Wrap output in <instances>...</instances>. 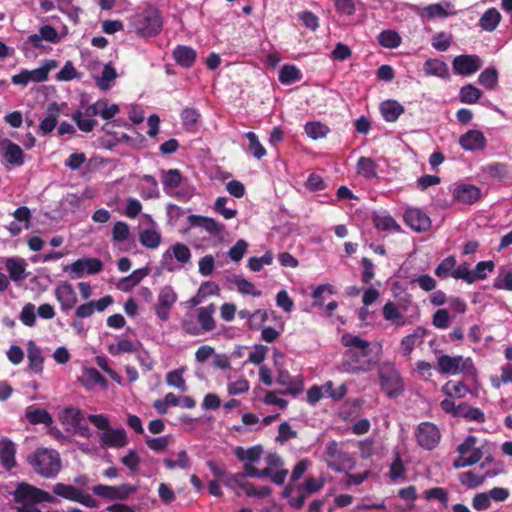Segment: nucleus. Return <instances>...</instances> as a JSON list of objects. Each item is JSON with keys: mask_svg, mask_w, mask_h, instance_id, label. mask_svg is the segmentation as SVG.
Returning <instances> with one entry per match:
<instances>
[{"mask_svg": "<svg viewBox=\"0 0 512 512\" xmlns=\"http://www.w3.org/2000/svg\"><path fill=\"white\" fill-rule=\"evenodd\" d=\"M341 342L346 347L341 367L349 374H361L371 371L377 364L381 345H372L369 341L353 334H345Z\"/></svg>", "mask_w": 512, "mask_h": 512, "instance_id": "obj_1", "label": "nucleus"}, {"mask_svg": "<svg viewBox=\"0 0 512 512\" xmlns=\"http://www.w3.org/2000/svg\"><path fill=\"white\" fill-rule=\"evenodd\" d=\"M33 471L45 479L55 478L61 471L62 462L57 450L40 447L27 456Z\"/></svg>", "mask_w": 512, "mask_h": 512, "instance_id": "obj_2", "label": "nucleus"}, {"mask_svg": "<svg viewBox=\"0 0 512 512\" xmlns=\"http://www.w3.org/2000/svg\"><path fill=\"white\" fill-rule=\"evenodd\" d=\"M163 28V18L158 8L148 5L136 21V32L141 37L158 35Z\"/></svg>", "mask_w": 512, "mask_h": 512, "instance_id": "obj_3", "label": "nucleus"}, {"mask_svg": "<svg viewBox=\"0 0 512 512\" xmlns=\"http://www.w3.org/2000/svg\"><path fill=\"white\" fill-rule=\"evenodd\" d=\"M381 389L390 398L400 395L404 391V384L400 372L394 364L384 362L378 369Z\"/></svg>", "mask_w": 512, "mask_h": 512, "instance_id": "obj_4", "label": "nucleus"}, {"mask_svg": "<svg viewBox=\"0 0 512 512\" xmlns=\"http://www.w3.org/2000/svg\"><path fill=\"white\" fill-rule=\"evenodd\" d=\"M13 496L19 506L56 502L50 493L25 482L18 484Z\"/></svg>", "mask_w": 512, "mask_h": 512, "instance_id": "obj_5", "label": "nucleus"}, {"mask_svg": "<svg viewBox=\"0 0 512 512\" xmlns=\"http://www.w3.org/2000/svg\"><path fill=\"white\" fill-rule=\"evenodd\" d=\"M477 438L473 435L467 436L456 448L459 457L453 461V468L461 469L477 464L483 457L480 448L475 447Z\"/></svg>", "mask_w": 512, "mask_h": 512, "instance_id": "obj_6", "label": "nucleus"}, {"mask_svg": "<svg viewBox=\"0 0 512 512\" xmlns=\"http://www.w3.org/2000/svg\"><path fill=\"white\" fill-rule=\"evenodd\" d=\"M59 420L62 424L70 426L73 433L85 438L91 436L90 428L81 409L65 407L59 414Z\"/></svg>", "mask_w": 512, "mask_h": 512, "instance_id": "obj_7", "label": "nucleus"}, {"mask_svg": "<svg viewBox=\"0 0 512 512\" xmlns=\"http://www.w3.org/2000/svg\"><path fill=\"white\" fill-rule=\"evenodd\" d=\"M57 66L55 60L46 61V63L37 69L26 70L23 69L20 73L12 76L11 81L15 85L26 86L30 82H44L48 79V74L51 69Z\"/></svg>", "mask_w": 512, "mask_h": 512, "instance_id": "obj_8", "label": "nucleus"}, {"mask_svg": "<svg viewBox=\"0 0 512 512\" xmlns=\"http://www.w3.org/2000/svg\"><path fill=\"white\" fill-rule=\"evenodd\" d=\"M418 445L425 450H433L441 440L439 428L432 422H421L415 431Z\"/></svg>", "mask_w": 512, "mask_h": 512, "instance_id": "obj_9", "label": "nucleus"}, {"mask_svg": "<svg viewBox=\"0 0 512 512\" xmlns=\"http://www.w3.org/2000/svg\"><path fill=\"white\" fill-rule=\"evenodd\" d=\"M103 263L99 258H80L63 268L64 272L70 271L71 278H81L85 273L89 275L100 273Z\"/></svg>", "mask_w": 512, "mask_h": 512, "instance_id": "obj_10", "label": "nucleus"}, {"mask_svg": "<svg viewBox=\"0 0 512 512\" xmlns=\"http://www.w3.org/2000/svg\"><path fill=\"white\" fill-rule=\"evenodd\" d=\"M471 366L470 358L464 359L463 356L441 355L437 359V370L441 374H458L464 372Z\"/></svg>", "mask_w": 512, "mask_h": 512, "instance_id": "obj_11", "label": "nucleus"}, {"mask_svg": "<svg viewBox=\"0 0 512 512\" xmlns=\"http://www.w3.org/2000/svg\"><path fill=\"white\" fill-rule=\"evenodd\" d=\"M136 491V487L129 484H121L119 486H108L98 484L92 487V492L104 499L108 500H126Z\"/></svg>", "mask_w": 512, "mask_h": 512, "instance_id": "obj_12", "label": "nucleus"}, {"mask_svg": "<svg viewBox=\"0 0 512 512\" xmlns=\"http://www.w3.org/2000/svg\"><path fill=\"white\" fill-rule=\"evenodd\" d=\"M177 301V294L172 286H164L160 289L158 294L157 304L154 306L156 316L162 320L167 321L170 316V309Z\"/></svg>", "mask_w": 512, "mask_h": 512, "instance_id": "obj_13", "label": "nucleus"}, {"mask_svg": "<svg viewBox=\"0 0 512 512\" xmlns=\"http://www.w3.org/2000/svg\"><path fill=\"white\" fill-rule=\"evenodd\" d=\"M456 74L467 76L477 72L483 65L478 55L464 54L456 56L452 62Z\"/></svg>", "mask_w": 512, "mask_h": 512, "instance_id": "obj_14", "label": "nucleus"}, {"mask_svg": "<svg viewBox=\"0 0 512 512\" xmlns=\"http://www.w3.org/2000/svg\"><path fill=\"white\" fill-rule=\"evenodd\" d=\"M326 455L330 459L327 461L328 467L336 472L343 471L347 463H353L348 453L338 449V443L335 440L326 444Z\"/></svg>", "mask_w": 512, "mask_h": 512, "instance_id": "obj_15", "label": "nucleus"}, {"mask_svg": "<svg viewBox=\"0 0 512 512\" xmlns=\"http://www.w3.org/2000/svg\"><path fill=\"white\" fill-rule=\"evenodd\" d=\"M404 221L416 232H424L431 228L429 216L419 208H408L404 213Z\"/></svg>", "mask_w": 512, "mask_h": 512, "instance_id": "obj_16", "label": "nucleus"}, {"mask_svg": "<svg viewBox=\"0 0 512 512\" xmlns=\"http://www.w3.org/2000/svg\"><path fill=\"white\" fill-rule=\"evenodd\" d=\"M120 111V108L117 104L108 105L107 100L100 99L95 103L89 105L85 111V117H95L101 116L103 119L109 121L115 117Z\"/></svg>", "mask_w": 512, "mask_h": 512, "instance_id": "obj_17", "label": "nucleus"}, {"mask_svg": "<svg viewBox=\"0 0 512 512\" xmlns=\"http://www.w3.org/2000/svg\"><path fill=\"white\" fill-rule=\"evenodd\" d=\"M175 258L179 263L185 265L191 260V251L189 247L183 243H176L172 245L162 256V263L167 270L172 271L173 268L168 266V261Z\"/></svg>", "mask_w": 512, "mask_h": 512, "instance_id": "obj_18", "label": "nucleus"}, {"mask_svg": "<svg viewBox=\"0 0 512 512\" xmlns=\"http://www.w3.org/2000/svg\"><path fill=\"white\" fill-rule=\"evenodd\" d=\"M55 297L65 312L73 309L77 303V295L70 283L64 282L55 289Z\"/></svg>", "mask_w": 512, "mask_h": 512, "instance_id": "obj_19", "label": "nucleus"}, {"mask_svg": "<svg viewBox=\"0 0 512 512\" xmlns=\"http://www.w3.org/2000/svg\"><path fill=\"white\" fill-rule=\"evenodd\" d=\"M453 197L458 202L472 205L481 198V190L475 185L460 184L454 187Z\"/></svg>", "mask_w": 512, "mask_h": 512, "instance_id": "obj_20", "label": "nucleus"}, {"mask_svg": "<svg viewBox=\"0 0 512 512\" xmlns=\"http://www.w3.org/2000/svg\"><path fill=\"white\" fill-rule=\"evenodd\" d=\"M459 144L466 151H476L484 149L487 141L480 130H469L460 136Z\"/></svg>", "mask_w": 512, "mask_h": 512, "instance_id": "obj_21", "label": "nucleus"}, {"mask_svg": "<svg viewBox=\"0 0 512 512\" xmlns=\"http://www.w3.org/2000/svg\"><path fill=\"white\" fill-rule=\"evenodd\" d=\"M188 222L192 227H201L209 234L214 236L221 235L225 226L222 223L217 222L215 219L200 215H189Z\"/></svg>", "mask_w": 512, "mask_h": 512, "instance_id": "obj_22", "label": "nucleus"}, {"mask_svg": "<svg viewBox=\"0 0 512 512\" xmlns=\"http://www.w3.org/2000/svg\"><path fill=\"white\" fill-rule=\"evenodd\" d=\"M113 303V298L110 295H106L99 300L89 301L87 303L81 304L76 308L75 315L77 318H86L93 315L95 311L102 312L109 305Z\"/></svg>", "mask_w": 512, "mask_h": 512, "instance_id": "obj_23", "label": "nucleus"}, {"mask_svg": "<svg viewBox=\"0 0 512 512\" xmlns=\"http://www.w3.org/2000/svg\"><path fill=\"white\" fill-rule=\"evenodd\" d=\"M102 446L111 448H121L127 445V436L123 428L111 429L103 432L100 436Z\"/></svg>", "mask_w": 512, "mask_h": 512, "instance_id": "obj_24", "label": "nucleus"}, {"mask_svg": "<svg viewBox=\"0 0 512 512\" xmlns=\"http://www.w3.org/2000/svg\"><path fill=\"white\" fill-rule=\"evenodd\" d=\"M216 306L214 303H210L207 306L200 307L197 310V322L199 327L202 329V333L211 332L216 327L214 319V313Z\"/></svg>", "mask_w": 512, "mask_h": 512, "instance_id": "obj_25", "label": "nucleus"}, {"mask_svg": "<svg viewBox=\"0 0 512 512\" xmlns=\"http://www.w3.org/2000/svg\"><path fill=\"white\" fill-rule=\"evenodd\" d=\"M16 447L8 438L0 440V463L7 470L11 471L16 466Z\"/></svg>", "mask_w": 512, "mask_h": 512, "instance_id": "obj_26", "label": "nucleus"}, {"mask_svg": "<svg viewBox=\"0 0 512 512\" xmlns=\"http://www.w3.org/2000/svg\"><path fill=\"white\" fill-rule=\"evenodd\" d=\"M276 382L279 385L286 387V389L278 391V393L283 395H291L293 397H296L303 390L302 382H293L291 380V375L289 371L285 369H280L278 371Z\"/></svg>", "mask_w": 512, "mask_h": 512, "instance_id": "obj_27", "label": "nucleus"}, {"mask_svg": "<svg viewBox=\"0 0 512 512\" xmlns=\"http://www.w3.org/2000/svg\"><path fill=\"white\" fill-rule=\"evenodd\" d=\"M173 59L183 68H191L196 61V51L186 45H177L173 50Z\"/></svg>", "mask_w": 512, "mask_h": 512, "instance_id": "obj_28", "label": "nucleus"}, {"mask_svg": "<svg viewBox=\"0 0 512 512\" xmlns=\"http://www.w3.org/2000/svg\"><path fill=\"white\" fill-rule=\"evenodd\" d=\"M2 146L4 148L2 155L8 164L13 166L24 164V153L18 144L7 139L2 143Z\"/></svg>", "mask_w": 512, "mask_h": 512, "instance_id": "obj_29", "label": "nucleus"}, {"mask_svg": "<svg viewBox=\"0 0 512 512\" xmlns=\"http://www.w3.org/2000/svg\"><path fill=\"white\" fill-rule=\"evenodd\" d=\"M379 110L386 122H396L405 112L404 106L393 99L383 101L379 106Z\"/></svg>", "mask_w": 512, "mask_h": 512, "instance_id": "obj_30", "label": "nucleus"}, {"mask_svg": "<svg viewBox=\"0 0 512 512\" xmlns=\"http://www.w3.org/2000/svg\"><path fill=\"white\" fill-rule=\"evenodd\" d=\"M25 416L27 421L32 425L43 424L50 427L53 424L51 414L44 408L29 406L26 409Z\"/></svg>", "mask_w": 512, "mask_h": 512, "instance_id": "obj_31", "label": "nucleus"}, {"mask_svg": "<svg viewBox=\"0 0 512 512\" xmlns=\"http://www.w3.org/2000/svg\"><path fill=\"white\" fill-rule=\"evenodd\" d=\"M59 115L60 111L57 104L55 102L49 104L46 110V116L39 124V130L43 135L49 134L55 129Z\"/></svg>", "mask_w": 512, "mask_h": 512, "instance_id": "obj_32", "label": "nucleus"}, {"mask_svg": "<svg viewBox=\"0 0 512 512\" xmlns=\"http://www.w3.org/2000/svg\"><path fill=\"white\" fill-rule=\"evenodd\" d=\"M26 266L27 263L23 258H7L5 262L9 278L14 282H19L26 278Z\"/></svg>", "mask_w": 512, "mask_h": 512, "instance_id": "obj_33", "label": "nucleus"}, {"mask_svg": "<svg viewBox=\"0 0 512 512\" xmlns=\"http://www.w3.org/2000/svg\"><path fill=\"white\" fill-rule=\"evenodd\" d=\"M423 70L427 76L439 78H448L449 76L447 64L439 59H428L423 65Z\"/></svg>", "mask_w": 512, "mask_h": 512, "instance_id": "obj_34", "label": "nucleus"}, {"mask_svg": "<svg viewBox=\"0 0 512 512\" xmlns=\"http://www.w3.org/2000/svg\"><path fill=\"white\" fill-rule=\"evenodd\" d=\"M423 334L424 333L422 328L419 327L413 333L403 337V339L400 342L399 350L404 358L410 359V356L415 348L416 342L423 336Z\"/></svg>", "mask_w": 512, "mask_h": 512, "instance_id": "obj_35", "label": "nucleus"}, {"mask_svg": "<svg viewBox=\"0 0 512 512\" xmlns=\"http://www.w3.org/2000/svg\"><path fill=\"white\" fill-rule=\"evenodd\" d=\"M501 21V14L495 8H489L481 16L479 20V26L488 32L494 31Z\"/></svg>", "mask_w": 512, "mask_h": 512, "instance_id": "obj_36", "label": "nucleus"}, {"mask_svg": "<svg viewBox=\"0 0 512 512\" xmlns=\"http://www.w3.org/2000/svg\"><path fill=\"white\" fill-rule=\"evenodd\" d=\"M377 163L370 157L361 156L356 164V171L364 178H373L377 175Z\"/></svg>", "mask_w": 512, "mask_h": 512, "instance_id": "obj_37", "label": "nucleus"}, {"mask_svg": "<svg viewBox=\"0 0 512 512\" xmlns=\"http://www.w3.org/2000/svg\"><path fill=\"white\" fill-rule=\"evenodd\" d=\"M373 224L380 231H399L400 226L395 219L388 213L374 214L372 218Z\"/></svg>", "mask_w": 512, "mask_h": 512, "instance_id": "obj_38", "label": "nucleus"}, {"mask_svg": "<svg viewBox=\"0 0 512 512\" xmlns=\"http://www.w3.org/2000/svg\"><path fill=\"white\" fill-rule=\"evenodd\" d=\"M263 453V449L260 445L244 449L243 447H236L234 450L235 456L240 461H247L248 463L257 462Z\"/></svg>", "mask_w": 512, "mask_h": 512, "instance_id": "obj_39", "label": "nucleus"}, {"mask_svg": "<svg viewBox=\"0 0 512 512\" xmlns=\"http://www.w3.org/2000/svg\"><path fill=\"white\" fill-rule=\"evenodd\" d=\"M491 473L487 471L484 475L479 476L472 471H466L459 474L458 479L462 485H465L469 489H474L481 486L485 479L490 477Z\"/></svg>", "mask_w": 512, "mask_h": 512, "instance_id": "obj_40", "label": "nucleus"}, {"mask_svg": "<svg viewBox=\"0 0 512 512\" xmlns=\"http://www.w3.org/2000/svg\"><path fill=\"white\" fill-rule=\"evenodd\" d=\"M139 241L148 249H156L161 243V235L154 229H145L139 233Z\"/></svg>", "mask_w": 512, "mask_h": 512, "instance_id": "obj_41", "label": "nucleus"}, {"mask_svg": "<svg viewBox=\"0 0 512 512\" xmlns=\"http://www.w3.org/2000/svg\"><path fill=\"white\" fill-rule=\"evenodd\" d=\"M301 78V71L294 65L286 64L279 72V81L284 85L292 84Z\"/></svg>", "mask_w": 512, "mask_h": 512, "instance_id": "obj_42", "label": "nucleus"}, {"mask_svg": "<svg viewBox=\"0 0 512 512\" xmlns=\"http://www.w3.org/2000/svg\"><path fill=\"white\" fill-rule=\"evenodd\" d=\"M481 96V90L472 84L464 85L459 92V100L464 104H475Z\"/></svg>", "mask_w": 512, "mask_h": 512, "instance_id": "obj_43", "label": "nucleus"}, {"mask_svg": "<svg viewBox=\"0 0 512 512\" xmlns=\"http://www.w3.org/2000/svg\"><path fill=\"white\" fill-rule=\"evenodd\" d=\"M117 77V72L111 63L104 66L101 76L96 78V85L101 90H108L111 82Z\"/></svg>", "mask_w": 512, "mask_h": 512, "instance_id": "obj_44", "label": "nucleus"}, {"mask_svg": "<svg viewBox=\"0 0 512 512\" xmlns=\"http://www.w3.org/2000/svg\"><path fill=\"white\" fill-rule=\"evenodd\" d=\"M28 361L29 369H31L35 373L42 372L44 359L42 357L40 349L36 347L32 342H30L28 347Z\"/></svg>", "mask_w": 512, "mask_h": 512, "instance_id": "obj_45", "label": "nucleus"}, {"mask_svg": "<svg viewBox=\"0 0 512 512\" xmlns=\"http://www.w3.org/2000/svg\"><path fill=\"white\" fill-rule=\"evenodd\" d=\"M329 132V127L319 121L308 122L305 125V133L313 140L322 139L326 137Z\"/></svg>", "mask_w": 512, "mask_h": 512, "instance_id": "obj_46", "label": "nucleus"}, {"mask_svg": "<svg viewBox=\"0 0 512 512\" xmlns=\"http://www.w3.org/2000/svg\"><path fill=\"white\" fill-rule=\"evenodd\" d=\"M53 492L55 495L59 497H62L69 501L76 502L80 490L73 485L56 483L53 486Z\"/></svg>", "mask_w": 512, "mask_h": 512, "instance_id": "obj_47", "label": "nucleus"}, {"mask_svg": "<svg viewBox=\"0 0 512 512\" xmlns=\"http://www.w3.org/2000/svg\"><path fill=\"white\" fill-rule=\"evenodd\" d=\"M441 391L448 397L462 398L468 392V387L463 382L448 381L442 386Z\"/></svg>", "mask_w": 512, "mask_h": 512, "instance_id": "obj_48", "label": "nucleus"}, {"mask_svg": "<svg viewBox=\"0 0 512 512\" xmlns=\"http://www.w3.org/2000/svg\"><path fill=\"white\" fill-rule=\"evenodd\" d=\"M383 317L387 321L395 323L397 326H403L405 320L398 308L393 302H387L383 307Z\"/></svg>", "mask_w": 512, "mask_h": 512, "instance_id": "obj_49", "label": "nucleus"}, {"mask_svg": "<svg viewBox=\"0 0 512 512\" xmlns=\"http://www.w3.org/2000/svg\"><path fill=\"white\" fill-rule=\"evenodd\" d=\"M182 174L178 169H169L162 172V183L165 189H176L180 186Z\"/></svg>", "mask_w": 512, "mask_h": 512, "instance_id": "obj_50", "label": "nucleus"}, {"mask_svg": "<svg viewBox=\"0 0 512 512\" xmlns=\"http://www.w3.org/2000/svg\"><path fill=\"white\" fill-rule=\"evenodd\" d=\"M83 116H85L84 112L76 110L72 114V120L76 123L79 130L89 133L94 129L98 122L93 119V117H87V119H84Z\"/></svg>", "mask_w": 512, "mask_h": 512, "instance_id": "obj_51", "label": "nucleus"}, {"mask_svg": "<svg viewBox=\"0 0 512 512\" xmlns=\"http://www.w3.org/2000/svg\"><path fill=\"white\" fill-rule=\"evenodd\" d=\"M83 385L86 387H93L94 385L106 386V378L96 369L88 368L85 370V376L83 378Z\"/></svg>", "mask_w": 512, "mask_h": 512, "instance_id": "obj_52", "label": "nucleus"}, {"mask_svg": "<svg viewBox=\"0 0 512 512\" xmlns=\"http://www.w3.org/2000/svg\"><path fill=\"white\" fill-rule=\"evenodd\" d=\"M172 442L173 437L171 435L155 438L147 437L145 440L146 445L154 452H163Z\"/></svg>", "mask_w": 512, "mask_h": 512, "instance_id": "obj_53", "label": "nucleus"}, {"mask_svg": "<svg viewBox=\"0 0 512 512\" xmlns=\"http://www.w3.org/2000/svg\"><path fill=\"white\" fill-rule=\"evenodd\" d=\"M137 350V345L129 339L122 338L116 345H110L108 351L113 356H118L121 353H133Z\"/></svg>", "mask_w": 512, "mask_h": 512, "instance_id": "obj_54", "label": "nucleus"}, {"mask_svg": "<svg viewBox=\"0 0 512 512\" xmlns=\"http://www.w3.org/2000/svg\"><path fill=\"white\" fill-rule=\"evenodd\" d=\"M245 137L248 139V150L257 159H261L266 155V149L260 143L258 136L254 132H247Z\"/></svg>", "mask_w": 512, "mask_h": 512, "instance_id": "obj_55", "label": "nucleus"}, {"mask_svg": "<svg viewBox=\"0 0 512 512\" xmlns=\"http://www.w3.org/2000/svg\"><path fill=\"white\" fill-rule=\"evenodd\" d=\"M378 42L385 48H396L400 45L401 38L397 32L386 30L379 34Z\"/></svg>", "mask_w": 512, "mask_h": 512, "instance_id": "obj_56", "label": "nucleus"}, {"mask_svg": "<svg viewBox=\"0 0 512 512\" xmlns=\"http://www.w3.org/2000/svg\"><path fill=\"white\" fill-rule=\"evenodd\" d=\"M184 368L170 371L166 376V382L169 386L176 387L182 392L187 391V385L183 378Z\"/></svg>", "mask_w": 512, "mask_h": 512, "instance_id": "obj_57", "label": "nucleus"}, {"mask_svg": "<svg viewBox=\"0 0 512 512\" xmlns=\"http://www.w3.org/2000/svg\"><path fill=\"white\" fill-rule=\"evenodd\" d=\"M479 83L486 89H494L498 83V72L495 68H487L478 77Z\"/></svg>", "mask_w": 512, "mask_h": 512, "instance_id": "obj_58", "label": "nucleus"}, {"mask_svg": "<svg viewBox=\"0 0 512 512\" xmlns=\"http://www.w3.org/2000/svg\"><path fill=\"white\" fill-rule=\"evenodd\" d=\"M163 463L164 466L169 470H173L177 467L181 469H188L190 467V459L186 450H181L178 452V460L175 461L170 458H165Z\"/></svg>", "mask_w": 512, "mask_h": 512, "instance_id": "obj_59", "label": "nucleus"}, {"mask_svg": "<svg viewBox=\"0 0 512 512\" xmlns=\"http://www.w3.org/2000/svg\"><path fill=\"white\" fill-rule=\"evenodd\" d=\"M456 258L455 256H448L444 260H442L435 269V275L440 278H446L451 275L454 267L456 266Z\"/></svg>", "mask_w": 512, "mask_h": 512, "instance_id": "obj_60", "label": "nucleus"}, {"mask_svg": "<svg viewBox=\"0 0 512 512\" xmlns=\"http://www.w3.org/2000/svg\"><path fill=\"white\" fill-rule=\"evenodd\" d=\"M484 172L489 174L492 178L502 180L508 174L507 165L505 163L494 162L487 164L482 168Z\"/></svg>", "mask_w": 512, "mask_h": 512, "instance_id": "obj_61", "label": "nucleus"}, {"mask_svg": "<svg viewBox=\"0 0 512 512\" xmlns=\"http://www.w3.org/2000/svg\"><path fill=\"white\" fill-rule=\"evenodd\" d=\"M325 292H328L329 294L335 293L333 286L330 284H321V285H318L314 289V291L312 293L313 306L320 307V308H322L324 306L325 300H324L323 294Z\"/></svg>", "mask_w": 512, "mask_h": 512, "instance_id": "obj_62", "label": "nucleus"}, {"mask_svg": "<svg viewBox=\"0 0 512 512\" xmlns=\"http://www.w3.org/2000/svg\"><path fill=\"white\" fill-rule=\"evenodd\" d=\"M325 393L334 401H340L347 394V387L345 384H341L339 387L334 388L333 382L328 381L323 385Z\"/></svg>", "mask_w": 512, "mask_h": 512, "instance_id": "obj_63", "label": "nucleus"}, {"mask_svg": "<svg viewBox=\"0 0 512 512\" xmlns=\"http://www.w3.org/2000/svg\"><path fill=\"white\" fill-rule=\"evenodd\" d=\"M181 329L184 333L191 336H199L202 333V329L199 327L197 321L194 320L192 315H186L184 319L181 321Z\"/></svg>", "mask_w": 512, "mask_h": 512, "instance_id": "obj_64", "label": "nucleus"}]
</instances>
